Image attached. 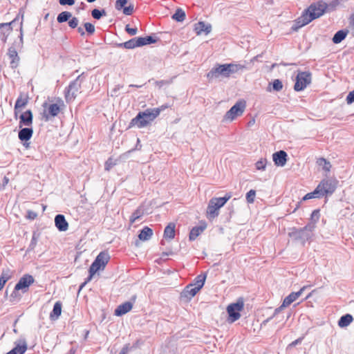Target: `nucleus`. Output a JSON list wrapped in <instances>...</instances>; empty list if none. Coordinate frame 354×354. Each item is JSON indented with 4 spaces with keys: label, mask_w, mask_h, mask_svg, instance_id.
<instances>
[{
    "label": "nucleus",
    "mask_w": 354,
    "mask_h": 354,
    "mask_svg": "<svg viewBox=\"0 0 354 354\" xmlns=\"http://www.w3.org/2000/svg\"><path fill=\"white\" fill-rule=\"evenodd\" d=\"M125 30L130 35H136L137 34L138 30L136 28H130L129 25H127L125 27Z\"/></svg>",
    "instance_id": "obj_49"
},
{
    "label": "nucleus",
    "mask_w": 354,
    "mask_h": 354,
    "mask_svg": "<svg viewBox=\"0 0 354 354\" xmlns=\"http://www.w3.org/2000/svg\"><path fill=\"white\" fill-rule=\"evenodd\" d=\"M232 194L227 193L225 196L221 198H212L209 201L207 208V217L213 220L219 214V209L231 198Z\"/></svg>",
    "instance_id": "obj_3"
},
{
    "label": "nucleus",
    "mask_w": 354,
    "mask_h": 354,
    "mask_svg": "<svg viewBox=\"0 0 354 354\" xmlns=\"http://www.w3.org/2000/svg\"><path fill=\"white\" fill-rule=\"evenodd\" d=\"M205 279H206L205 274H200L195 279V282L193 285L198 287L199 289H201L204 285Z\"/></svg>",
    "instance_id": "obj_36"
},
{
    "label": "nucleus",
    "mask_w": 354,
    "mask_h": 354,
    "mask_svg": "<svg viewBox=\"0 0 354 354\" xmlns=\"http://www.w3.org/2000/svg\"><path fill=\"white\" fill-rule=\"evenodd\" d=\"M200 290L201 289L194 286L193 284H189L185 288L183 294L185 297H189L192 298L194 297Z\"/></svg>",
    "instance_id": "obj_25"
},
{
    "label": "nucleus",
    "mask_w": 354,
    "mask_h": 354,
    "mask_svg": "<svg viewBox=\"0 0 354 354\" xmlns=\"http://www.w3.org/2000/svg\"><path fill=\"white\" fill-rule=\"evenodd\" d=\"M322 198L320 194H319V192L318 190V189L316 187L315 189L312 192H310V193H308L307 194H306L302 200L303 201H306V200H308V199H312V198Z\"/></svg>",
    "instance_id": "obj_35"
},
{
    "label": "nucleus",
    "mask_w": 354,
    "mask_h": 354,
    "mask_svg": "<svg viewBox=\"0 0 354 354\" xmlns=\"http://www.w3.org/2000/svg\"><path fill=\"white\" fill-rule=\"evenodd\" d=\"M37 216V214L32 212V211H28V215H27V217L29 218V219H35L36 217Z\"/></svg>",
    "instance_id": "obj_57"
},
{
    "label": "nucleus",
    "mask_w": 354,
    "mask_h": 354,
    "mask_svg": "<svg viewBox=\"0 0 354 354\" xmlns=\"http://www.w3.org/2000/svg\"><path fill=\"white\" fill-rule=\"evenodd\" d=\"M61 106H64V102L62 100L58 101V103L51 104L48 106V114L51 117L57 116L61 110Z\"/></svg>",
    "instance_id": "obj_21"
},
{
    "label": "nucleus",
    "mask_w": 354,
    "mask_h": 354,
    "mask_svg": "<svg viewBox=\"0 0 354 354\" xmlns=\"http://www.w3.org/2000/svg\"><path fill=\"white\" fill-rule=\"evenodd\" d=\"M71 17L72 15L70 12L64 11L58 15L57 20L59 23H63L67 21Z\"/></svg>",
    "instance_id": "obj_34"
},
{
    "label": "nucleus",
    "mask_w": 354,
    "mask_h": 354,
    "mask_svg": "<svg viewBox=\"0 0 354 354\" xmlns=\"http://www.w3.org/2000/svg\"><path fill=\"white\" fill-rule=\"evenodd\" d=\"M109 259H110V256H109V253H107V252H102L97 256L96 259H95V261L93 262V263L90 266L89 276L88 277V278L86 279L85 282L83 283L80 286V290L82 289L83 287L86 285V283L89 282L92 279L93 275L98 270H103L104 269V268H105L106 265L108 263Z\"/></svg>",
    "instance_id": "obj_5"
},
{
    "label": "nucleus",
    "mask_w": 354,
    "mask_h": 354,
    "mask_svg": "<svg viewBox=\"0 0 354 354\" xmlns=\"http://www.w3.org/2000/svg\"><path fill=\"white\" fill-rule=\"evenodd\" d=\"M172 19L179 22L183 21L185 19V12L181 8H178L173 15Z\"/></svg>",
    "instance_id": "obj_32"
},
{
    "label": "nucleus",
    "mask_w": 354,
    "mask_h": 354,
    "mask_svg": "<svg viewBox=\"0 0 354 354\" xmlns=\"http://www.w3.org/2000/svg\"><path fill=\"white\" fill-rule=\"evenodd\" d=\"M35 281L33 277L30 274H25L21 277L15 285L16 290H21L23 293L27 292L30 286Z\"/></svg>",
    "instance_id": "obj_13"
},
{
    "label": "nucleus",
    "mask_w": 354,
    "mask_h": 354,
    "mask_svg": "<svg viewBox=\"0 0 354 354\" xmlns=\"http://www.w3.org/2000/svg\"><path fill=\"white\" fill-rule=\"evenodd\" d=\"M142 216V213L140 209L136 210L130 217V222L133 223L137 219Z\"/></svg>",
    "instance_id": "obj_44"
},
{
    "label": "nucleus",
    "mask_w": 354,
    "mask_h": 354,
    "mask_svg": "<svg viewBox=\"0 0 354 354\" xmlns=\"http://www.w3.org/2000/svg\"><path fill=\"white\" fill-rule=\"evenodd\" d=\"M304 337H299L298 339H297L296 340L293 341L292 342H291L288 346V349L289 348H291L292 347H294L296 345L300 344L302 340H303Z\"/></svg>",
    "instance_id": "obj_53"
},
{
    "label": "nucleus",
    "mask_w": 354,
    "mask_h": 354,
    "mask_svg": "<svg viewBox=\"0 0 354 354\" xmlns=\"http://www.w3.org/2000/svg\"><path fill=\"white\" fill-rule=\"evenodd\" d=\"M245 103L244 102H237L231 109L227 111L224 115L225 121H232L236 117L240 116L244 112Z\"/></svg>",
    "instance_id": "obj_9"
},
{
    "label": "nucleus",
    "mask_w": 354,
    "mask_h": 354,
    "mask_svg": "<svg viewBox=\"0 0 354 354\" xmlns=\"http://www.w3.org/2000/svg\"><path fill=\"white\" fill-rule=\"evenodd\" d=\"M19 290H16L15 288L14 289L10 297V301L15 302L19 300L21 295L19 294Z\"/></svg>",
    "instance_id": "obj_43"
},
{
    "label": "nucleus",
    "mask_w": 354,
    "mask_h": 354,
    "mask_svg": "<svg viewBox=\"0 0 354 354\" xmlns=\"http://www.w3.org/2000/svg\"><path fill=\"white\" fill-rule=\"evenodd\" d=\"M347 104H350L354 102V90L351 91L346 99Z\"/></svg>",
    "instance_id": "obj_51"
},
{
    "label": "nucleus",
    "mask_w": 354,
    "mask_h": 354,
    "mask_svg": "<svg viewBox=\"0 0 354 354\" xmlns=\"http://www.w3.org/2000/svg\"><path fill=\"white\" fill-rule=\"evenodd\" d=\"M315 227L314 223H310L302 229L293 228L288 234L289 236L293 239L301 241L304 243L310 238L312 232L314 230Z\"/></svg>",
    "instance_id": "obj_6"
},
{
    "label": "nucleus",
    "mask_w": 354,
    "mask_h": 354,
    "mask_svg": "<svg viewBox=\"0 0 354 354\" xmlns=\"http://www.w3.org/2000/svg\"><path fill=\"white\" fill-rule=\"evenodd\" d=\"M311 82V74L309 72H299L296 77L294 88L296 91L304 90Z\"/></svg>",
    "instance_id": "obj_10"
},
{
    "label": "nucleus",
    "mask_w": 354,
    "mask_h": 354,
    "mask_svg": "<svg viewBox=\"0 0 354 354\" xmlns=\"http://www.w3.org/2000/svg\"><path fill=\"white\" fill-rule=\"evenodd\" d=\"M326 6L324 3H317L310 6L306 11L297 20L298 28L307 25L313 20L321 17L325 12Z\"/></svg>",
    "instance_id": "obj_2"
},
{
    "label": "nucleus",
    "mask_w": 354,
    "mask_h": 354,
    "mask_svg": "<svg viewBox=\"0 0 354 354\" xmlns=\"http://www.w3.org/2000/svg\"><path fill=\"white\" fill-rule=\"evenodd\" d=\"M272 88L275 91H280L283 88L282 82L278 79L274 80L272 82Z\"/></svg>",
    "instance_id": "obj_41"
},
{
    "label": "nucleus",
    "mask_w": 354,
    "mask_h": 354,
    "mask_svg": "<svg viewBox=\"0 0 354 354\" xmlns=\"http://www.w3.org/2000/svg\"><path fill=\"white\" fill-rule=\"evenodd\" d=\"M122 87V86L118 84L111 91V96L117 95V92Z\"/></svg>",
    "instance_id": "obj_58"
},
{
    "label": "nucleus",
    "mask_w": 354,
    "mask_h": 354,
    "mask_svg": "<svg viewBox=\"0 0 354 354\" xmlns=\"http://www.w3.org/2000/svg\"><path fill=\"white\" fill-rule=\"evenodd\" d=\"M158 116V111L153 110V109H147L144 111L139 112L138 115L131 120L130 125L142 128L153 121Z\"/></svg>",
    "instance_id": "obj_4"
},
{
    "label": "nucleus",
    "mask_w": 354,
    "mask_h": 354,
    "mask_svg": "<svg viewBox=\"0 0 354 354\" xmlns=\"http://www.w3.org/2000/svg\"><path fill=\"white\" fill-rule=\"evenodd\" d=\"M37 237L35 236V234H33L32 236V238L31 239V241H30V243L29 245V247H28V251H30V250H33L37 245Z\"/></svg>",
    "instance_id": "obj_48"
},
{
    "label": "nucleus",
    "mask_w": 354,
    "mask_h": 354,
    "mask_svg": "<svg viewBox=\"0 0 354 354\" xmlns=\"http://www.w3.org/2000/svg\"><path fill=\"white\" fill-rule=\"evenodd\" d=\"M113 165L114 163L113 162L112 159L109 158L105 163V169L109 170Z\"/></svg>",
    "instance_id": "obj_55"
},
{
    "label": "nucleus",
    "mask_w": 354,
    "mask_h": 354,
    "mask_svg": "<svg viewBox=\"0 0 354 354\" xmlns=\"http://www.w3.org/2000/svg\"><path fill=\"white\" fill-rule=\"evenodd\" d=\"M256 196V192L254 189L250 190L246 194V200L248 203H253Z\"/></svg>",
    "instance_id": "obj_40"
},
{
    "label": "nucleus",
    "mask_w": 354,
    "mask_h": 354,
    "mask_svg": "<svg viewBox=\"0 0 354 354\" xmlns=\"http://www.w3.org/2000/svg\"><path fill=\"white\" fill-rule=\"evenodd\" d=\"M33 133V131L31 128H23L19 132V138L21 141H27L30 139Z\"/></svg>",
    "instance_id": "obj_22"
},
{
    "label": "nucleus",
    "mask_w": 354,
    "mask_h": 354,
    "mask_svg": "<svg viewBox=\"0 0 354 354\" xmlns=\"http://www.w3.org/2000/svg\"><path fill=\"white\" fill-rule=\"evenodd\" d=\"M353 319V317L350 314L343 315L338 321V326L341 328L346 327L352 322Z\"/></svg>",
    "instance_id": "obj_28"
},
{
    "label": "nucleus",
    "mask_w": 354,
    "mask_h": 354,
    "mask_svg": "<svg viewBox=\"0 0 354 354\" xmlns=\"http://www.w3.org/2000/svg\"><path fill=\"white\" fill-rule=\"evenodd\" d=\"M350 26H351V30L353 31V33L354 34V15L351 17Z\"/></svg>",
    "instance_id": "obj_60"
},
{
    "label": "nucleus",
    "mask_w": 354,
    "mask_h": 354,
    "mask_svg": "<svg viewBox=\"0 0 354 354\" xmlns=\"http://www.w3.org/2000/svg\"><path fill=\"white\" fill-rule=\"evenodd\" d=\"M62 313V304L60 302L57 301L55 304L53 306V311L51 312L50 317L51 319H57Z\"/></svg>",
    "instance_id": "obj_29"
},
{
    "label": "nucleus",
    "mask_w": 354,
    "mask_h": 354,
    "mask_svg": "<svg viewBox=\"0 0 354 354\" xmlns=\"http://www.w3.org/2000/svg\"><path fill=\"white\" fill-rule=\"evenodd\" d=\"M55 223L57 228L62 232L66 231L68 224L62 214H57L55 218Z\"/></svg>",
    "instance_id": "obj_18"
},
{
    "label": "nucleus",
    "mask_w": 354,
    "mask_h": 354,
    "mask_svg": "<svg viewBox=\"0 0 354 354\" xmlns=\"http://www.w3.org/2000/svg\"><path fill=\"white\" fill-rule=\"evenodd\" d=\"M243 306L244 303L242 299H239L236 303L231 304L227 306L228 320L230 322H234L240 318V312L243 309Z\"/></svg>",
    "instance_id": "obj_8"
},
{
    "label": "nucleus",
    "mask_w": 354,
    "mask_h": 354,
    "mask_svg": "<svg viewBox=\"0 0 354 354\" xmlns=\"http://www.w3.org/2000/svg\"><path fill=\"white\" fill-rule=\"evenodd\" d=\"M140 46H142L147 44H154L156 42L157 39H154L151 36H147L145 37H138V40Z\"/></svg>",
    "instance_id": "obj_31"
},
{
    "label": "nucleus",
    "mask_w": 354,
    "mask_h": 354,
    "mask_svg": "<svg viewBox=\"0 0 354 354\" xmlns=\"http://www.w3.org/2000/svg\"><path fill=\"white\" fill-rule=\"evenodd\" d=\"M135 299L136 296L133 297V300L135 301ZM133 302L134 301H126L119 305L115 310V315L117 316H121L127 313L132 309Z\"/></svg>",
    "instance_id": "obj_15"
},
{
    "label": "nucleus",
    "mask_w": 354,
    "mask_h": 354,
    "mask_svg": "<svg viewBox=\"0 0 354 354\" xmlns=\"http://www.w3.org/2000/svg\"><path fill=\"white\" fill-rule=\"evenodd\" d=\"M273 161L277 166L283 167L287 161V153L284 151H279L272 155Z\"/></svg>",
    "instance_id": "obj_16"
},
{
    "label": "nucleus",
    "mask_w": 354,
    "mask_h": 354,
    "mask_svg": "<svg viewBox=\"0 0 354 354\" xmlns=\"http://www.w3.org/2000/svg\"><path fill=\"white\" fill-rule=\"evenodd\" d=\"M347 35V32L344 30L337 31L333 37V41L335 44H339L344 40Z\"/></svg>",
    "instance_id": "obj_30"
},
{
    "label": "nucleus",
    "mask_w": 354,
    "mask_h": 354,
    "mask_svg": "<svg viewBox=\"0 0 354 354\" xmlns=\"http://www.w3.org/2000/svg\"><path fill=\"white\" fill-rule=\"evenodd\" d=\"M337 181L335 179H323L317 185L319 194L322 197L331 195L336 189Z\"/></svg>",
    "instance_id": "obj_7"
},
{
    "label": "nucleus",
    "mask_w": 354,
    "mask_h": 354,
    "mask_svg": "<svg viewBox=\"0 0 354 354\" xmlns=\"http://www.w3.org/2000/svg\"><path fill=\"white\" fill-rule=\"evenodd\" d=\"M11 277L12 275L9 270H3L0 276V282L5 285Z\"/></svg>",
    "instance_id": "obj_38"
},
{
    "label": "nucleus",
    "mask_w": 354,
    "mask_h": 354,
    "mask_svg": "<svg viewBox=\"0 0 354 354\" xmlns=\"http://www.w3.org/2000/svg\"><path fill=\"white\" fill-rule=\"evenodd\" d=\"M127 3V0H117L115 5V9L118 10L123 9Z\"/></svg>",
    "instance_id": "obj_45"
},
{
    "label": "nucleus",
    "mask_w": 354,
    "mask_h": 354,
    "mask_svg": "<svg viewBox=\"0 0 354 354\" xmlns=\"http://www.w3.org/2000/svg\"><path fill=\"white\" fill-rule=\"evenodd\" d=\"M26 104V103L24 102H22L21 100L20 99H18L17 101H16V103H15V110L17 109L19 107H22V106H24Z\"/></svg>",
    "instance_id": "obj_56"
},
{
    "label": "nucleus",
    "mask_w": 354,
    "mask_h": 354,
    "mask_svg": "<svg viewBox=\"0 0 354 354\" xmlns=\"http://www.w3.org/2000/svg\"><path fill=\"white\" fill-rule=\"evenodd\" d=\"M81 87V81H80V77H77V78L74 80L72 83L70 84V85L68 87V90L66 93V101H72L73 100Z\"/></svg>",
    "instance_id": "obj_12"
},
{
    "label": "nucleus",
    "mask_w": 354,
    "mask_h": 354,
    "mask_svg": "<svg viewBox=\"0 0 354 354\" xmlns=\"http://www.w3.org/2000/svg\"><path fill=\"white\" fill-rule=\"evenodd\" d=\"M59 3L62 6H73L75 3L74 0H59Z\"/></svg>",
    "instance_id": "obj_54"
},
{
    "label": "nucleus",
    "mask_w": 354,
    "mask_h": 354,
    "mask_svg": "<svg viewBox=\"0 0 354 354\" xmlns=\"http://www.w3.org/2000/svg\"><path fill=\"white\" fill-rule=\"evenodd\" d=\"M205 228V225L193 227L189 233V239L191 241L195 240Z\"/></svg>",
    "instance_id": "obj_26"
},
{
    "label": "nucleus",
    "mask_w": 354,
    "mask_h": 354,
    "mask_svg": "<svg viewBox=\"0 0 354 354\" xmlns=\"http://www.w3.org/2000/svg\"><path fill=\"white\" fill-rule=\"evenodd\" d=\"M77 31H78V32H79L82 36L84 35V34H85V32H84V31L83 28H81V27H79V28H77Z\"/></svg>",
    "instance_id": "obj_63"
},
{
    "label": "nucleus",
    "mask_w": 354,
    "mask_h": 354,
    "mask_svg": "<svg viewBox=\"0 0 354 354\" xmlns=\"http://www.w3.org/2000/svg\"><path fill=\"white\" fill-rule=\"evenodd\" d=\"M79 20L76 17H73L69 21L68 25L71 28H75L77 26Z\"/></svg>",
    "instance_id": "obj_50"
},
{
    "label": "nucleus",
    "mask_w": 354,
    "mask_h": 354,
    "mask_svg": "<svg viewBox=\"0 0 354 354\" xmlns=\"http://www.w3.org/2000/svg\"><path fill=\"white\" fill-rule=\"evenodd\" d=\"M243 68H244V66L241 64H218L212 68L207 73V77L209 80H216L221 77H228L231 74L237 73Z\"/></svg>",
    "instance_id": "obj_1"
},
{
    "label": "nucleus",
    "mask_w": 354,
    "mask_h": 354,
    "mask_svg": "<svg viewBox=\"0 0 354 354\" xmlns=\"http://www.w3.org/2000/svg\"><path fill=\"white\" fill-rule=\"evenodd\" d=\"M127 352H128V347L124 346V348H122V349L121 350V351L120 352L119 354H127Z\"/></svg>",
    "instance_id": "obj_62"
},
{
    "label": "nucleus",
    "mask_w": 354,
    "mask_h": 354,
    "mask_svg": "<svg viewBox=\"0 0 354 354\" xmlns=\"http://www.w3.org/2000/svg\"><path fill=\"white\" fill-rule=\"evenodd\" d=\"M84 28H85L86 31L90 35L93 34L95 32V26L91 23H88V22L85 23Z\"/></svg>",
    "instance_id": "obj_47"
},
{
    "label": "nucleus",
    "mask_w": 354,
    "mask_h": 354,
    "mask_svg": "<svg viewBox=\"0 0 354 354\" xmlns=\"http://www.w3.org/2000/svg\"><path fill=\"white\" fill-rule=\"evenodd\" d=\"M106 12L104 10L93 9L91 11V15L95 19H100L102 16H106Z\"/></svg>",
    "instance_id": "obj_39"
},
{
    "label": "nucleus",
    "mask_w": 354,
    "mask_h": 354,
    "mask_svg": "<svg viewBox=\"0 0 354 354\" xmlns=\"http://www.w3.org/2000/svg\"><path fill=\"white\" fill-rule=\"evenodd\" d=\"M267 160L266 159L261 158L256 163V168L258 170H265L266 167Z\"/></svg>",
    "instance_id": "obj_42"
},
{
    "label": "nucleus",
    "mask_w": 354,
    "mask_h": 354,
    "mask_svg": "<svg viewBox=\"0 0 354 354\" xmlns=\"http://www.w3.org/2000/svg\"><path fill=\"white\" fill-rule=\"evenodd\" d=\"M168 107L167 105H162L161 106L158 107V108H154L153 109V110H157L158 111V115H160V112L164 111L165 109H166Z\"/></svg>",
    "instance_id": "obj_59"
},
{
    "label": "nucleus",
    "mask_w": 354,
    "mask_h": 354,
    "mask_svg": "<svg viewBox=\"0 0 354 354\" xmlns=\"http://www.w3.org/2000/svg\"><path fill=\"white\" fill-rule=\"evenodd\" d=\"M306 286H304L301 288L299 291L294 292L290 293L288 296H287L282 303V304L277 308L275 309L274 317H275L277 315H278L284 308L290 305L292 302L296 301L303 293L304 290H305Z\"/></svg>",
    "instance_id": "obj_11"
},
{
    "label": "nucleus",
    "mask_w": 354,
    "mask_h": 354,
    "mask_svg": "<svg viewBox=\"0 0 354 354\" xmlns=\"http://www.w3.org/2000/svg\"><path fill=\"white\" fill-rule=\"evenodd\" d=\"M122 11L125 15H131L134 11V6L132 4H129L128 6H125Z\"/></svg>",
    "instance_id": "obj_46"
},
{
    "label": "nucleus",
    "mask_w": 354,
    "mask_h": 354,
    "mask_svg": "<svg viewBox=\"0 0 354 354\" xmlns=\"http://www.w3.org/2000/svg\"><path fill=\"white\" fill-rule=\"evenodd\" d=\"M138 40V37H134L126 42L120 44L118 46H121V47H124L127 49H133L136 47H140V44Z\"/></svg>",
    "instance_id": "obj_24"
},
{
    "label": "nucleus",
    "mask_w": 354,
    "mask_h": 354,
    "mask_svg": "<svg viewBox=\"0 0 354 354\" xmlns=\"http://www.w3.org/2000/svg\"><path fill=\"white\" fill-rule=\"evenodd\" d=\"M75 351L73 348L70 350V351L67 354H74Z\"/></svg>",
    "instance_id": "obj_64"
},
{
    "label": "nucleus",
    "mask_w": 354,
    "mask_h": 354,
    "mask_svg": "<svg viewBox=\"0 0 354 354\" xmlns=\"http://www.w3.org/2000/svg\"><path fill=\"white\" fill-rule=\"evenodd\" d=\"M8 55L9 58L11 59L10 66L12 68L17 67L19 62V57L18 56L17 50L15 47L11 46L8 49Z\"/></svg>",
    "instance_id": "obj_20"
},
{
    "label": "nucleus",
    "mask_w": 354,
    "mask_h": 354,
    "mask_svg": "<svg viewBox=\"0 0 354 354\" xmlns=\"http://www.w3.org/2000/svg\"><path fill=\"white\" fill-rule=\"evenodd\" d=\"M27 349V345L25 342L22 344H17L16 346L12 348V351H15L16 354H24Z\"/></svg>",
    "instance_id": "obj_37"
},
{
    "label": "nucleus",
    "mask_w": 354,
    "mask_h": 354,
    "mask_svg": "<svg viewBox=\"0 0 354 354\" xmlns=\"http://www.w3.org/2000/svg\"><path fill=\"white\" fill-rule=\"evenodd\" d=\"M316 218V219H318L319 218V211L318 210H314L312 213V218Z\"/></svg>",
    "instance_id": "obj_61"
},
{
    "label": "nucleus",
    "mask_w": 354,
    "mask_h": 354,
    "mask_svg": "<svg viewBox=\"0 0 354 354\" xmlns=\"http://www.w3.org/2000/svg\"><path fill=\"white\" fill-rule=\"evenodd\" d=\"M176 225L174 223H169L164 230V237L167 239L171 240L175 236Z\"/></svg>",
    "instance_id": "obj_23"
},
{
    "label": "nucleus",
    "mask_w": 354,
    "mask_h": 354,
    "mask_svg": "<svg viewBox=\"0 0 354 354\" xmlns=\"http://www.w3.org/2000/svg\"><path fill=\"white\" fill-rule=\"evenodd\" d=\"M153 235V231L151 228L148 227H145L140 232L138 235L140 240L141 241H147L149 240L151 236Z\"/></svg>",
    "instance_id": "obj_27"
},
{
    "label": "nucleus",
    "mask_w": 354,
    "mask_h": 354,
    "mask_svg": "<svg viewBox=\"0 0 354 354\" xmlns=\"http://www.w3.org/2000/svg\"><path fill=\"white\" fill-rule=\"evenodd\" d=\"M18 19V17H17L15 19H13L10 23H3L0 24V39L3 41V42L6 41L8 36L10 34L12 31L11 25L14 24Z\"/></svg>",
    "instance_id": "obj_14"
},
{
    "label": "nucleus",
    "mask_w": 354,
    "mask_h": 354,
    "mask_svg": "<svg viewBox=\"0 0 354 354\" xmlns=\"http://www.w3.org/2000/svg\"><path fill=\"white\" fill-rule=\"evenodd\" d=\"M212 26L203 21L198 22L194 25V30L197 35H202L203 33L207 35L209 32H210Z\"/></svg>",
    "instance_id": "obj_19"
},
{
    "label": "nucleus",
    "mask_w": 354,
    "mask_h": 354,
    "mask_svg": "<svg viewBox=\"0 0 354 354\" xmlns=\"http://www.w3.org/2000/svg\"><path fill=\"white\" fill-rule=\"evenodd\" d=\"M22 26H23V21L21 20V23H20V41L18 43V48H21L23 46V28H22Z\"/></svg>",
    "instance_id": "obj_52"
},
{
    "label": "nucleus",
    "mask_w": 354,
    "mask_h": 354,
    "mask_svg": "<svg viewBox=\"0 0 354 354\" xmlns=\"http://www.w3.org/2000/svg\"><path fill=\"white\" fill-rule=\"evenodd\" d=\"M317 163L318 164L319 166L322 167L324 171L327 172H328L331 168L330 163L324 158H319L317 161Z\"/></svg>",
    "instance_id": "obj_33"
},
{
    "label": "nucleus",
    "mask_w": 354,
    "mask_h": 354,
    "mask_svg": "<svg viewBox=\"0 0 354 354\" xmlns=\"http://www.w3.org/2000/svg\"><path fill=\"white\" fill-rule=\"evenodd\" d=\"M32 124V113L28 110L19 116V127L22 126L29 127Z\"/></svg>",
    "instance_id": "obj_17"
}]
</instances>
